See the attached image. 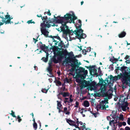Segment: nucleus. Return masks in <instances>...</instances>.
<instances>
[{"label":"nucleus","instance_id":"nucleus-1","mask_svg":"<svg viewBox=\"0 0 130 130\" xmlns=\"http://www.w3.org/2000/svg\"><path fill=\"white\" fill-rule=\"evenodd\" d=\"M37 16L38 17H41V19L43 21V22L41 23L40 24V30L41 33L44 36L47 37L49 32L47 30L46 28H49L51 26H55V23H53L52 25L50 24V23H52L53 22H54L53 21V20L55 19V18L51 19L50 18H49L48 19L47 16L42 17L41 14H40V15L38 14Z\"/></svg>","mask_w":130,"mask_h":130},{"label":"nucleus","instance_id":"nucleus-2","mask_svg":"<svg viewBox=\"0 0 130 130\" xmlns=\"http://www.w3.org/2000/svg\"><path fill=\"white\" fill-rule=\"evenodd\" d=\"M62 50H63L59 51L57 53V56H59L57 59L59 61H61L62 59L65 56V60L63 61V63L65 62L67 63L68 62L71 63V62H76L78 61L74 56L73 52L68 53L66 49L63 50V48H62Z\"/></svg>","mask_w":130,"mask_h":130},{"label":"nucleus","instance_id":"nucleus-3","mask_svg":"<svg viewBox=\"0 0 130 130\" xmlns=\"http://www.w3.org/2000/svg\"><path fill=\"white\" fill-rule=\"evenodd\" d=\"M54 18H55V19H54L53 21L54 22L61 24L64 23L65 22H66L67 23L68 22L67 21L69 19H70L71 20V22L70 23H71L72 22V21H74L77 19V17L75 16L74 14H71L69 13H67L63 17H60V16L56 17L54 15Z\"/></svg>","mask_w":130,"mask_h":130},{"label":"nucleus","instance_id":"nucleus-4","mask_svg":"<svg viewBox=\"0 0 130 130\" xmlns=\"http://www.w3.org/2000/svg\"><path fill=\"white\" fill-rule=\"evenodd\" d=\"M116 69L124 71V75L122 78V82L123 83L127 85L128 84V81H129L130 83V69L128 68L126 66H123L121 67L119 69V67H117Z\"/></svg>","mask_w":130,"mask_h":130},{"label":"nucleus","instance_id":"nucleus-5","mask_svg":"<svg viewBox=\"0 0 130 130\" xmlns=\"http://www.w3.org/2000/svg\"><path fill=\"white\" fill-rule=\"evenodd\" d=\"M66 23L67 22H65L64 23L61 24L62 25L60 26L61 31H62L64 34L73 35V33H75L74 31H73L72 30H70L69 28L66 25Z\"/></svg>","mask_w":130,"mask_h":130},{"label":"nucleus","instance_id":"nucleus-6","mask_svg":"<svg viewBox=\"0 0 130 130\" xmlns=\"http://www.w3.org/2000/svg\"><path fill=\"white\" fill-rule=\"evenodd\" d=\"M119 109L121 108L123 111H125L126 108L128 106V103L127 102H122L120 103V102L118 103Z\"/></svg>","mask_w":130,"mask_h":130},{"label":"nucleus","instance_id":"nucleus-7","mask_svg":"<svg viewBox=\"0 0 130 130\" xmlns=\"http://www.w3.org/2000/svg\"><path fill=\"white\" fill-rule=\"evenodd\" d=\"M70 66L72 68L70 70V71L71 72H73L75 70H76V68H78L79 67V64H78V61L76 62H71Z\"/></svg>","mask_w":130,"mask_h":130},{"label":"nucleus","instance_id":"nucleus-8","mask_svg":"<svg viewBox=\"0 0 130 130\" xmlns=\"http://www.w3.org/2000/svg\"><path fill=\"white\" fill-rule=\"evenodd\" d=\"M106 103L105 104L103 102L100 103V104H98L96 106V108L98 111L100 109L106 110V108H108V105L106 106Z\"/></svg>","mask_w":130,"mask_h":130},{"label":"nucleus","instance_id":"nucleus-9","mask_svg":"<svg viewBox=\"0 0 130 130\" xmlns=\"http://www.w3.org/2000/svg\"><path fill=\"white\" fill-rule=\"evenodd\" d=\"M97 85L95 82L92 81L89 85V89L91 91L94 90L96 89Z\"/></svg>","mask_w":130,"mask_h":130},{"label":"nucleus","instance_id":"nucleus-10","mask_svg":"<svg viewBox=\"0 0 130 130\" xmlns=\"http://www.w3.org/2000/svg\"><path fill=\"white\" fill-rule=\"evenodd\" d=\"M40 43L41 44H40V49L45 53H46V52H48V46H46L44 44H42L41 42H40Z\"/></svg>","mask_w":130,"mask_h":130},{"label":"nucleus","instance_id":"nucleus-11","mask_svg":"<svg viewBox=\"0 0 130 130\" xmlns=\"http://www.w3.org/2000/svg\"><path fill=\"white\" fill-rule=\"evenodd\" d=\"M76 29L74 30L75 33L74 34L77 36V38L79 37L80 35L81 32L82 33L83 32V30L81 28H79L77 26L76 27Z\"/></svg>","mask_w":130,"mask_h":130},{"label":"nucleus","instance_id":"nucleus-12","mask_svg":"<svg viewBox=\"0 0 130 130\" xmlns=\"http://www.w3.org/2000/svg\"><path fill=\"white\" fill-rule=\"evenodd\" d=\"M96 66L94 68H91V73L90 74L92 76H99L98 74L97 73V70L96 68Z\"/></svg>","mask_w":130,"mask_h":130},{"label":"nucleus","instance_id":"nucleus-13","mask_svg":"<svg viewBox=\"0 0 130 130\" xmlns=\"http://www.w3.org/2000/svg\"><path fill=\"white\" fill-rule=\"evenodd\" d=\"M106 85L104 84V85L103 86H101L100 88L101 92L102 93H104L105 95V96H106L107 95H108L107 93H105V91L106 89Z\"/></svg>","mask_w":130,"mask_h":130},{"label":"nucleus","instance_id":"nucleus-14","mask_svg":"<svg viewBox=\"0 0 130 130\" xmlns=\"http://www.w3.org/2000/svg\"><path fill=\"white\" fill-rule=\"evenodd\" d=\"M86 35L85 34L82 33L80 34L79 37H78V38H77L80 40L79 41L80 42L81 41V39H84L86 37Z\"/></svg>","mask_w":130,"mask_h":130},{"label":"nucleus","instance_id":"nucleus-15","mask_svg":"<svg viewBox=\"0 0 130 130\" xmlns=\"http://www.w3.org/2000/svg\"><path fill=\"white\" fill-rule=\"evenodd\" d=\"M66 121L67 123H68L70 125L73 126L74 124L75 123V122L70 119H66Z\"/></svg>","mask_w":130,"mask_h":130},{"label":"nucleus","instance_id":"nucleus-16","mask_svg":"<svg viewBox=\"0 0 130 130\" xmlns=\"http://www.w3.org/2000/svg\"><path fill=\"white\" fill-rule=\"evenodd\" d=\"M126 33L124 31H122L118 35V37L120 38H122L124 37L126 35Z\"/></svg>","mask_w":130,"mask_h":130},{"label":"nucleus","instance_id":"nucleus-17","mask_svg":"<svg viewBox=\"0 0 130 130\" xmlns=\"http://www.w3.org/2000/svg\"><path fill=\"white\" fill-rule=\"evenodd\" d=\"M60 41V42L58 43V46L59 47H61V48H65L66 47L65 45L64 44V43L62 41L60 40H59Z\"/></svg>","mask_w":130,"mask_h":130},{"label":"nucleus","instance_id":"nucleus-18","mask_svg":"<svg viewBox=\"0 0 130 130\" xmlns=\"http://www.w3.org/2000/svg\"><path fill=\"white\" fill-rule=\"evenodd\" d=\"M52 59V60L53 61V62L55 64H56L58 63V61H59V60L57 59L56 57L55 56H54L53 57L51 58ZM60 62V61H59Z\"/></svg>","mask_w":130,"mask_h":130},{"label":"nucleus","instance_id":"nucleus-19","mask_svg":"<svg viewBox=\"0 0 130 130\" xmlns=\"http://www.w3.org/2000/svg\"><path fill=\"white\" fill-rule=\"evenodd\" d=\"M95 67H96L95 65H93L92 66H85V67L87 69H89L90 74H91V68H94Z\"/></svg>","mask_w":130,"mask_h":130},{"label":"nucleus","instance_id":"nucleus-20","mask_svg":"<svg viewBox=\"0 0 130 130\" xmlns=\"http://www.w3.org/2000/svg\"><path fill=\"white\" fill-rule=\"evenodd\" d=\"M84 105L86 107H88L89 105L88 101L87 100L85 101L84 102Z\"/></svg>","mask_w":130,"mask_h":130},{"label":"nucleus","instance_id":"nucleus-21","mask_svg":"<svg viewBox=\"0 0 130 130\" xmlns=\"http://www.w3.org/2000/svg\"><path fill=\"white\" fill-rule=\"evenodd\" d=\"M109 76H108V78H106V79H105L104 81L105 82V85H109L111 83L110 82H109Z\"/></svg>","mask_w":130,"mask_h":130},{"label":"nucleus","instance_id":"nucleus-22","mask_svg":"<svg viewBox=\"0 0 130 130\" xmlns=\"http://www.w3.org/2000/svg\"><path fill=\"white\" fill-rule=\"evenodd\" d=\"M113 58L112 59H111V58L110 59V61H111L112 62H113L114 61H115L116 62L113 63H116V62L118 61V59L115 58L114 57H113Z\"/></svg>","mask_w":130,"mask_h":130},{"label":"nucleus","instance_id":"nucleus-23","mask_svg":"<svg viewBox=\"0 0 130 130\" xmlns=\"http://www.w3.org/2000/svg\"><path fill=\"white\" fill-rule=\"evenodd\" d=\"M112 117L114 119L115 121V123H117L118 120L119 119L118 116L114 115L113 116H112Z\"/></svg>","mask_w":130,"mask_h":130},{"label":"nucleus","instance_id":"nucleus-24","mask_svg":"<svg viewBox=\"0 0 130 130\" xmlns=\"http://www.w3.org/2000/svg\"><path fill=\"white\" fill-rule=\"evenodd\" d=\"M69 96V94L68 92H63L62 96L64 97Z\"/></svg>","mask_w":130,"mask_h":130},{"label":"nucleus","instance_id":"nucleus-25","mask_svg":"<svg viewBox=\"0 0 130 130\" xmlns=\"http://www.w3.org/2000/svg\"><path fill=\"white\" fill-rule=\"evenodd\" d=\"M99 83H100V85L101 86H103L104 85V84H105V82L103 79L101 78L100 80Z\"/></svg>","mask_w":130,"mask_h":130},{"label":"nucleus","instance_id":"nucleus-26","mask_svg":"<svg viewBox=\"0 0 130 130\" xmlns=\"http://www.w3.org/2000/svg\"><path fill=\"white\" fill-rule=\"evenodd\" d=\"M57 106L58 107H57V109H60V108L62 106V105L61 104L60 102H59L58 101H57Z\"/></svg>","mask_w":130,"mask_h":130},{"label":"nucleus","instance_id":"nucleus-27","mask_svg":"<svg viewBox=\"0 0 130 130\" xmlns=\"http://www.w3.org/2000/svg\"><path fill=\"white\" fill-rule=\"evenodd\" d=\"M81 83V85H80V87L81 89H82L83 88H84L86 87V85L84 84L82 82Z\"/></svg>","mask_w":130,"mask_h":130},{"label":"nucleus","instance_id":"nucleus-28","mask_svg":"<svg viewBox=\"0 0 130 130\" xmlns=\"http://www.w3.org/2000/svg\"><path fill=\"white\" fill-rule=\"evenodd\" d=\"M49 73V75L48 74H47V75L49 76L50 77H54V75H53L52 71H50L48 72Z\"/></svg>","mask_w":130,"mask_h":130},{"label":"nucleus","instance_id":"nucleus-29","mask_svg":"<svg viewBox=\"0 0 130 130\" xmlns=\"http://www.w3.org/2000/svg\"><path fill=\"white\" fill-rule=\"evenodd\" d=\"M52 66L48 65V67L47 68V70L48 72L53 71Z\"/></svg>","mask_w":130,"mask_h":130},{"label":"nucleus","instance_id":"nucleus-30","mask_svg":"<svg viewBox=\"0 0 130 130\" xmlns=\"http://www.w3.org/2000/svg\"><path fill=\"white\" fill-rule=\"evenodd\" d=\"M41 60L45 62H46L48 60L47 58L45 57H43Z\"/></svg>","mask_w":130,"mask_h":130},{"label":"nucleus","instance_id":"nucleus-31","mask_svg":"<svg viewBox=\"0 0 130 130\" xmlns=\"http://www.w3.org/2000/svg\"><path fill=\"white\" fill-rule=\"evenodd\" d=\"M55 82L57 84H57L59 86H61V83L60 81L59 80H56L54 82Z\"/></svg>","mask_w":130,"mask_h":130},{"label":"nucleus","instance_id":"nucleus-32","mask_svg":"<svg viewBox=\"0 0 130 130\" xmlns=\"http://www.w3.org/2000/svg\"><path fill=\"white\" fill-rule=\"evenodd\" d=\"M123 115L121 114L120 115L119 117H118V119L120 120H123Z\"/></svg>","mask_w":130,"mask_h":130},{"label":"nucleus","instance_id":"nucleus-33","mask_svg":"<svg viewBox=\"0 0 130 130\" xmlns=\"http://www.w3.org/2000/svg\"><path fill=\"white\" fill-rule=\"evenodd\" d=\"M115 122L114 120H110L109 121V124L110 125H112V123L113 124L116 123H115Z\"/></svg>","mask_w":130,"mask_h":130},{"label":"nucleus","instance_id":"nucleus-34","mask_svg":"<svg viewBox=\"0 0 130 130\" xmlns=\"http://www.w3.org/2000/svg\"><path fill=\"white\" fill-rule=\"evenodd\" d=\"M108 100L107 98H106L105 99V100L103 101H102V103L103 102L104 103V104L105 103H108Z\"/></svg>","mask_w":130,"mask_h":130},{"label":"nucleus","instance_id":"nucleus-35","mask_svg":"<svg viewBox=\"0 0 130 130\" xmlns=\"http://www.w3.org/2000/svg\"><path fill=\"white\" fill-rule=\"evenodd\" d=\"M48 90V89H46L45 88L42 89L41 90V91L43 93H46L47 92Z\"/></svg>","mask_w":130,"mask_h":130},{"label":"nucleus","instance_id":"nucleus-36","mask_svg":"<svg viewBox=\"0 0 130 130\" xmlns=\"http://www.w3.org/2000/svg\"><path fill=\"white\" fill-rule=\"evenodd\" d=\"M79 70L80 72H83L85 70V69L82 67H79Z\"/></svg>","mask_w":130,"mask_h":130},{"label":"nucleus","instance_id":"nucleus-37","mask_svg":"<svg viewBox=\"0 0 130 130\" xmlns=\"http://www.w3.org/2000/svg\"><path fill=\"white\" fill-rule=\"evenodd\" d=\"M53 62V61L52 60L51 58L49 60V62L48 63V65L53 66V65H52Z\"/></svg>","mask_w":130,"mask_h":130},{"label":"nucleus","instance_id":"nucleus-38","mask_svg":"<svg viewBox=\"0 0 130 130\" xmlns=\"http://www.w3.org/2000/svg\"><path fill=\"white\" fill-rule=\"evenodd\" d=\"M76 81L77 82L79 83H80L82 82V81L81 79L77 78H76Z\"/></svg>","mask_w":130,"mask_h":130},{"label":"nucleus","instance_id":"nucleus-39","mask_svg":"<svg viewBox=\"0 0 130 130\" xmlns=\"http://www.w3.org/2000/svg\"><path fill=\"white\" fill-rule=\"evenodd\" d=\"M33 127L35 129V130H36L37 127V124L36 123H34Z\"/></svg>","mask_w":130,"mask_h":130},{"label":"nucleus","instance_id":"nucleus-40","mask_svg":"<svg viewBox=\"0 0 130 130\" xmlns=\"http://www.w3.org/2000/svg\"><path fill=\"white\" fill-rule=\"evenodd\" d=\"M11 113H10V115L12 116L14 118H16V117L15 115L14 112L12 110L11 111Z\"/></svg>","mask_w":130,"mask_h":130},{"label":"nucleus","instance_id":"nucleus-41","mask_svg":"<svg viewBox=\"0 0 130 130\" xmlns=\"http://www.w3.org/2000/svg\"><path fill=\"white\" fill-rule=\"evenodd\" d=\"M83 72V75H84V76L85 77L86 76L88 73V71L87 70H84V71Z\"/></svg>","mask_w":130,"mask_h":130},{"label":"nucleus","instance_id":"nucleus-42","mask_svg":"<svg viewBox=\"0 0 130 130\" xmlns=\"http://www.w3.org/2000/svg\"><path fill=\"white\" fill-rule=\"evenodd\" d=\"M32 21V20H30L28 21L27 23H28V24H29L30 23H33L34 24H35V23L34 21Z\"/></svg>","mask_w":130,"mask_h":130},{"label":"nucleus","instance_id":"nucleus-43","mask_svg":"<svg viewBox=\"0 0 130 130\" xmlns=\"http://www.w3.org/2000/svg\"><path fill=\"white\" fill-rule=\"evenodd\" d=\"M17 119H18V122H20L22 120V119L21 118V117L19 116H17Z\"/></svg>","mask_w":130,"mask_h":130},{"label":"nucleus","instance_id":"nucleus-44","mask_svg":"<svg viewBox=\"0 0 130 130\" xmlns=\"http://www.w3.org/2000/svg\"><path fill=\"white\" fill-rule=\"evenodd\" d=\"M53 38H54L57 39L59 40H61L60 38L58 36H53Z\"/></svg>","mask_w":130,"mask_h":130},{"label":"nucleus","instance_id":"nucleus-45","mask_svg":"<svg viewBox=\"0 0 130 130\" xmlns=\"http://www.w3.org/2000/svg\"><path fill=\"white\" fill-rule=\"evenodd\" d=\"M76 105L74 106L75 107L78 108L79 105V103L77 101H76L75 103Z\"/></svg>","mask_w":130,"mask_h":130},{"label":"nucleus","instance_id":"nucleus-46","mask_svg":"<svg viewBox=\"0 0 130 130\" xmlns=\"http://www.w3.org/2000/svg\"><path fill=\"white\" fill-rule=\"evenodd\" d=\"M109 78L110 81L111 80L112 81V80H114V77L112 75H110Z\"/></svg>","mask_w":130,"mask_h":130},{"label":"nucleus","instance_id":"nucleus-47","mask_svg":"<svg viewBox=\"0 0 130 130\" xmlns=\"http://www.w3.org/2000/svg\"><path fill=\"white\" fill-rule=\"evenodd\" d=\"M98 72L99 73V74H98L99 76H101L103 75V74L102 73V71L101 70L99 71H98Z\"/></svg>","mask_w":130,"mask_h":130},{"label":"nucleus","instance_id":"nucleus-48","mask_svg":"<svg viewBox=\"0 0 130 130\" xmlns=\"http://www.w3.org/2000/svg\"><path fill=\"white\" fill-rule=\"evenodd\" d=\"M72 95H71L69 97V99H70V102H72L73 101V100L72 99Z\"/></svg>","mask_w":130,"mask_h":130},{"label":"nucleus","instance_id":"nucleus-49","mask_svg":"<svg viewBox=\"0 0 130 130\" xmlns=\"http://www.w3.org/2000/svg\"><path fill=\"white\" fill-rule=\"evenodd\" d=\"M78 23L80 24L79 25L78 28H80L81 27V26H82L81 24V21L80 20H78Z\"/></svg>","mask_w":130,"mask_h":130},{"label":"nucleus","instance_id":"nucleus-50","mask_svg":"<svg viewBox=\"0 0 130 130\" xmlns=\"http://www.w3.org/2000/svg\"><path fill=\"white\" fill-rule=\"evenodd\" d=\"M60 94H58L57 95V97L59 99H60L61 100V98L60 96Z\"/></svg>","mask_w":130,"mask_h":130},{"label":"nucleus","instance_id":"nucleus-51","mask_svg":"<svg viewBox=\"0 0 130 130\" xmlns=\"http://www.w3.org/2000/svg\"><path fill=\"white\" fill-rule=\"evenodd\" d=\"M118 125L119 126V127H121L122 126V123L121 122H119L118 123Z\"/></svg>","mask_w":130,"mask_h":130},{"label":"nucleus","instance_id":"nucleus-52","mask_svg":"<svg viewBox=\"0 0 130 130\" xmlns=\"http://www.w3.org/2000/svg\"><path fill=\"white\" fill-rule=\"evenodd\" d=\"M127 122L128 124L130 125V118H128L127 121Z\"/></svg>","mask_w":130,"mask_h":130},{"label":"nucleus","instance_id":"nucleus-53","mask_svg":"<svg viewBox=\"0 0 130 130\" xmlns=\"http://www.w3.org/2000/svg\"><path fill=\"white\" fill-rule=\"evenodd\" d=\"M117 124L116 125L115 124H113V127L114 128V129L113 130H116V129L117 128Z\"/></svg>","mask_w":130,"mask_h":130},{"label":"nucleus","instance_id":"nucleus-54","mask_svg":"<svg viewBox=\"0 0 130 130\" xmlns=\"http://www.w3.org/2000/svg\"><path fill=\"white\" fill-rule=\"evenodd\" d=\"M91 51V48L90 47H88L87 48V52H90Z\"/></svg>","mask_w":130,"mask_h":130},{"label":"nucleus","instance_id":"nucleus-55","mask_svg":"<svg viewBox=\"0 0 130 130\" xmlns=\"http://www.w3.org/2000/svg\"><path fill=\"white\" fill-rule=\"evenodd\" d=\"M67 109H68V108L67 107H65L64 108V109H63V112H64V113H65L66 112L67 110Z\"/></svg>","mask_w":130,"mask_h":130},{"label":"nucleus","instance_id":"nucleus-56","mask_svg":"<svg viewBox=\"0 0 130 130\" xmlns=\"http://www.w3.org/2000/svg\"><path fill=\"white\" fill-rule=\"evenodd\" d=\"M84 75V74H81V75H80V76L81 77V78H83V79H85L86 77V76L85 77V76H84V75Z\"/></svg>","mask_w":130,"mask_h":130},{"label":"nucleus","instance_id":"nucleus-57","mask_svg":"<svg viewBox=\"0 0 130 130\" xmlns=\"http://www.w3.org/2000/svg\"><path fill=\"white\" fill-rule=\"evenodd\" d=\"M73 126H74L76 128H77L79 129L81 128L80 127H79L78 126L76 125V124H74Z\"/></svg>","mask_w":130,"mask_h":130},{"label":"nucleus","instance_id":"nucleus-58","mask_svg":"<svg viewBox=\"0 0 130 130\" xmlns=\"http://www.w3.org/2000/svg\"><path fill=\"white\" fill-rule=\"evenodd\" d=\"M47 15L49 16H50L51 15V14L50 12V11L49 10H48V11L47 12Z\"/></svg>","mask_w":130,"mask_h":130},{"label":"nucleus","instance_id":"nucleus-59","mask_svg":"<svg viewBox=\"0 0 130 130\" xmlns=\"http://www.w3.org/2000/svg\"><path fill=\"white\" fill-rule=\"evenodd\" d=\"M125 130H130V127L128 126H126L125 128Z\"/></svg>","mask_w":130,"mask_h":130},{"label":"nucleus","instance_id":"nucleus-60","mask_svg":"<svg viewBox=\"0 0 130 130\" xmlns=\"http://www.w3.org/2000/svg\"><path fill=\"white\" fill-rule=\"evenodd\" d=\"M64 102L65 104H66L67 103L68 104L70 103V102L67 100H64Z\"/></svg>","mask_w":130,"mask_h":130},{"label":"nucleus","instance_id":"nucleus-61","mask_svg":"<svg viewBox=\"0 0 130 130\" xmlns=\"http://www.w3.org/2000/svg\"><path fill=\"white\" fill-rule=\"evenodd\" d=\"M46 52V58H47L48 59V56L49 54H48V53L47 52Z\"/></svg>","mask_w":130,"mask_h":130},{"label":"nucleus","instance_id":"nucleus-62","mask_svg":"<svg viewBox=\"0 0 130 130\" xmlns=\"http://www.w3.org/2000/svg\"><path fill=\"white\" fill-rule=\"evenodd\" d=\"M122 125L124 126H125L126 125V123L125 122H122Z\"/></svg>","mask_w":130,"mask_h":130},{"label":"nucleus","instance_id":"nucleus-63","mask_svg":"<svg viewBox=\"0 0 130 130\" xmlns=\"http://www.w3.org/2000/svg\"><path fill=\"white\" fill-rule=\"evenodd\" d=\"M114 80H117L118 79V77L116 76L114 77Z\"/></svg>","mask_w":130,"mask_h":130},{"label":"nucleus","instance_id":"nucleus-64","mask_svg":"<svg viewBox=\"0 0 130 130\" xmlns=\"http://www.w3.org/2000/svg\"><path fill=\"white\" fill-rule=\"evenodd\" d=\"M65 80L66 81L67 83H69V79L67 78H66L65 79Z\"/></svg>","mask_w":130,"mask_h":130}]
</instances>
